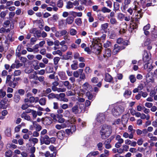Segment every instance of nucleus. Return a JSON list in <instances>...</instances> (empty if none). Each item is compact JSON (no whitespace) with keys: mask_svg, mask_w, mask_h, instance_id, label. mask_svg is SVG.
<instances>
[{"mask_svg":"<svg viewBox=\"0 0 157 157\" xmlns=\"http://www.w3.org/2000/svg\"><path fill=\"white\" fill-rule=\"evenodd\" d=\"M59 83L55 81L52 83V85L51 87L52 90L54 92L57 91L58 92H63L66 91V89L65 88H58L56 86L59 85Z\"/></svg>","mask_w":157,"mask_h":157,"instance_id":"obj_4","label":"nucleus"},{"mask_svg":"<svg viewBox=\"0 0 157 157\" xmlns=\"http://www.w3.org/2000/svg\"><path fill=\"white\" fill-rule=\"evenodd\" d=\"M131 2V0H124V1L121 7L123 11H125L128 8L129 5L130 4Z\"/></svg>","mask_w":157,"mask_h":157,"instance_id":"obj_10","label":"nucleus"},{"mask_svg":"<svg viewBox=\"0 0 157 157\" xmlns=\"http://www.w3.org/2000/svg\"><path fill=\"white\" fill-rule=\"evenodd\" d=\"M153 67L151 63H148L146 64L144 66V68L147 70V71H149L153 69Z\"/></svg>","mask_w":157,"mask_h":157,"instance_id":"obj_22","label":"nucleus"},{"mask_svg":"<svg viewBox=\"0 0 157 157\" xmlns=\"http://www.w3.org/2000/svg\"><path fill=\"white\" fill-rule=\"evenodd\" d=\"M29 142L26 144V146L28 147H30L31 146V141L33 142L34 144H35L38 142V140L36 138H30L29 139Z\"/></svg>","mask_w":157,"mask_h":157,"instance_id":"obj_12","label":"nucleus"},{"mask_svg":"<svg viewBox=\"0 0 157 157\" xmlns=\"http://www.w3.org/2000/svg\"><path fill=\"white\" fill-rule=\"evenodd\" d=\"M39 98L37 97L35 98L33 96H31L29 98V102L32 103L34 102H36L38 101Z\"/></svg>","mask_w":157,"mask_h":157,"instance_id":"obj_31","label":"nucleus"},{"mask_svg":"<svg viewBox=\"0 0 157 157\" xmlns=\"http://www.w3.org/2000/svg\"><path fill=\"white\" fill-rule=\"evenodd\" d=\"M75 22L77 25H80L82 24L81 19L79 18L76 19L75 20Z\"/></svg>","mask_w":157,"mask_h":157,"instance_id":"obj_60","label":"nucleus"},{"mask_svg":"<svg viewBox=\"0 0 157 157\" xmlns=\"http://www.w3.org/2000/svg\"><path fill=\"white\" fill-rule=\"evenodd\" d=\"M125 48L123 46H121L119 44H115L114 46V48L113 50V53L115 54L121 50Z\"/></svg>","mask_w":157,"mask_h":157,"instance_id":"obj_7","label":"nucleus"},{"mask_svg":"<svg viewBox=\"0 0 157 157\" xmlns=\"http://www.w3.org/2000/svg\"><path fill=\"white\" fill-rule=\"evenodd\" d=\"M59 28L60 29L65 27V24L64 20L63 19L60 20L59 21Z\"/></svg>","mask_w":157,"mask_h":157,"instance_id":"obj_45","label":"nucleus"},{"mask_svg":"<svg viewBox=\"0 0 157 157\" xmlns=\"http://www.w3.org/2000/svg\"><path fill=\"white\" fill-rule=\"evenodd\" d=\"M62 83H63L64 86L67 88V89H71V86L70 87V82L68 81H63Z\"/></svg>","mask_w":157,"mask_h":157,"instance_id":"obj_53","label":"nucleus"},{"mask_svg":"<svg viewBox=\"0 0 157 157\" xmlns=\"http://www.w3.org/2000/svg\"><path fill=\"white\" fill-rule=\"evenodd\" d=\"M74 18L71 16L68 17L66 19V24L71 25L74 22Z\"/></svg>","mask_w":157,"mask_h":157,"instance_id":"obj_30","label":"nucleus"},{"mask_svg":"<svg viewBox=\"0 0 157 157\" xmlns=\"http://www.w3.org/2000/svg\"><path fill=\"white\" fill-rule=\"evenodd\" d=\"M141 10L138 11V14L136 15V18L135 19V21H137V19H140V18L142 17V15L141 13Z\"/></svg>","mask_w":157,"mask_h":157,"instance_id":"obj_59","label":"nucleus"},{"mask_svg":"<svg viewBox=\"0 0 157 157\" xmlns=\"http://www.w3.org/2000/svg\"><path fill=\"white\" fill-rule=\"evenodd\" d=\"M111 51L109 48H107L105 49V52L103 54V56L104 58L107 59L111 56Z\"/></svg>","mask_w":157,"mask_h":157,"instance_id":"obj_18","label":"nucleus"},{"mask_svg":"<svg viewBox=\"0 0 157 157\" xmlns=\"http://www.w3.org/2000/svg\"><path fill=\"white\" fill-rule=\"evenodd\" d=\"M78 110L80 111V113H81L83 109L84 105L83 104L78 103Z\"/></svg>","mask_w":157,"mask_h":157,"instance_id":"obj_62","label":"nucleus"},{"mask_svg":"<svg viewBox=\"0 0 157 157\" xmlns=\"http://www.w3.org/2000/svg\"><path fill=\"white\" fill-rule=\"evenodd\" d=\"M129 79L132 83H134L136 81L135 77L133 75H131L129 76Z\"/></svg>","mask_w":157,"mask_h":157,"instance_id":"obj_57","label":"nucleus"},{"mask_svg":"<svg viewBox=\"0 0 157 157\" xmlns=\"http://www.w3.org/2000/svg\"><path fill=\"white\" fill-rule=\"evenodd\" d=\"M12 75H8L6 78V83L8 84V85L13 88H14L18 84V82L15 80V78H13L11 79Z\"/></svg>","mask_w":157,"mask_h":157,"instance_id":"obj_3","label":"nucleus"},{"mask_svg":"<svg viewBox=\"0 0 157 157\" xmlns=\"http://www.w3.org/2000/svg\"><path fill=\"white\" fill-rule=\"evenodd\" d=\"M67 33V31L65 29L62 30L56 31L55 33V36L57 38H59Z\"/></svg>","mask_w":157,"mask_h":157,"instance_id":"obj_8","label":"nucleus"},{"mask_svg":"<svg viewBox=\"0 0 157 157\" xmlns=\"http://www.w3.org/2000/svg\"><path fill=\"white\" fill-rule=\"evenodd\" d=\"M58 121L59 123H63L65 121V120L64 118L62 117V115H61L58 117Z\"/></svg>","mask_w":157,"mask_h":157,"instance_id":"obj_49","label":"nucleus"},{"mask_svg":"<svg viewBox=\"0 0 157 157\" xmlns=\"http://www.w3.org/2000/svg\"><path fill=\"white\" fill-rule=\"evenodd\" d=\"M52 54L53 55L58 54L60 56L62 55V53L61 52V51H60V50H57L56 51H53L52 52Z\"/></svg>","mask_w":157,"mask_h":157,"instance_id":"obj_55","label":"nucleus"},{"mask_svg":"<svg viewBox=\"0 0 157 157\" xmlns=\"http://www.w3.org/2000/svg\"><path fill=\"white\" fill-rule=\"evenodd\" d=\"M128 131L130 132V134L129 139H132L133 138V134L135 132V130L133 129V126L132 125H129L128 127Z\"/></svg>","mask_w":157,"mask_h":157,"instance_id":"obj_13","label":"nucleus"},{"mask_svg":"<svg viewBox=\"0 0 157 157\" xmlns=\"http://www.w3.org/2000/svg\"><path fill=\"white\" fill-rule=\"evenodd\" d=\"M66 54L67 55L64 56V59L66 60L69 59L71 57V56L72 55V52L70 51L67 52Z\"/></svg>","mask_w":157,"mask_h":157,"instance_id":"obj_42","label":"nucleus"},{"mask_svg":"<svg viewBox=\"0 0 157 157\" xmlns=\"http://www.w3.org/2000/svg\"><path fill=\"white\" fill-rule=\"evenodd\" d=\"M21 99L20 96L18 94H16L14 97V101L16 103H18Z\"/></svg>","mask_w":157,"mask_h":157,"instance_id":"obj_40","label":"nucleus"},{"mask_svg":"<svg viewBox=\"0 0 157 157\" xmlns=\"http://www.w3.org/2000/svg\"><path fill=\"white\" fill-rule=\"evenodd\" d=\"M5 135L8 136H10L11 135V128H8L5 131Z\"/></svg>","mask_w":157,"mask_h":157,"instance_id":"obj_51","label":"nucleus"},{"mask_svg":"<svg viewBox=\"0 0 157 157\" xmlns=\"http://www.w3.org/2000/svg\"><path fill=\"white\" fill-rule=\"evenodd\" d=\"M68 48V47L66 45H65L63 46H62L60 48V51H61V52H64L67 51Z\"/></svg>","mask_w":157,"mask_h":157,"instance_id":"obj_63","label":"nucleus"},{"mask_svg":"<svg viewBox=\"0 0 157 157\" xmlns=\"http://www.w3.org/2000/svg\"><path fill=\"white\" fill-rule=\"evenodd\" d=\"M129 149V146L126 144L123 145L122 146V149H119L118 152L120 153H122L124 151H128Z\"/></svg>","mask_w":157,"mask_h":157,"instance_id":"obj_20","label":"nucleus"},{"mask_svg":"<svg viewBox=\"0 0 157 157\" xmlns=\"http://www.w3.org/2000/svg\"><path fill=\"white\" fill-rule=\"evenodd\" d=\"M101 11L103 13H109L111 12V10L106 7H103L101 8Z\"/></svg>","mask_w":157,"mask_h":157,"instance_id":"obj_47","label":"nucleus"},{"mask_svg":"<svg viewBox=\"0 0 157 157\" xmlns=\"http://www.w3.org/2000/svg\"><path fill=\"white\" fill-rule=\"evenodd\" d=\"M114 10L117 11L119 9L120 5L117 2H114L113 3Z\"/></svg>","mask_w":157,"mask_h":157,"instance_id":"obj_52","label":"nucleus"},{"mask_svg":"<svg viewBox=\"0 0 157 157\" xmlns=\"http://www.w3.org/2000/svg\"><path fill=\"white\" fill-rule=\"evenodd\" d=\"M66 126L67 125L65 123H63L61 124H56L55 126V127L57 129L60 130L62 128H66Z\"/></svg>","mask_w":157,"mask_h":157,"instance_id":"obj_36","label":"nucleus"},{"mask_svg":"<svg viewBox=\"0 0 157 157\" xmlns=\"http://www.w3.org/2000/svg\"><path fill=\"white\" fill-rule=\"evenodd\" d=\"M7 10L5 11H2L0 13V16L1 18H4L5 17L6 14L8 12Z\"/></svg>","mask_w":157,"mask_h":157,"instance_id":"obj_64","label":"nucleus"},{"mask_svg":"<svg viewBox=\"0 0 157 157\" xmlns=\"http://www.w3.org/2000/svg\"><path fill=\"white\" fill-rule=\"evenodd\" d=\"M65 135V132L63 130L59 131L57 133L58 138L60 140H63L64 138Z\"/></svg>","mask_w":157,"mask_h":157,"instance_id":"obj_21","label":"nucleus"},{"mask_svg":"<svg viewBox=\"0 0 157 157\" xmlns=\"http://www.w3.org/2000/svg\"><path fill=\"white\" fill-rule=\"evenodd\" d=\"M113 79L112 76L108 73H105V80L108 82H110Z\"/></svg>","mask_w":157,"mask_h":157,"instance_id":"obj_32","label":"nucleus"},{"mask_svg":"<svg viewBox=\"0 0 157 157\" xmlns=\"http://www.w3.org/2000/svg\"><path fill=\"white\" fill-rule=\"evenodd\" d=\"M86 95L89 100H91L93 98V95L89 91L86 93Z\"/></svg>","mask_w":157,"mask_h":157,"instance_id":"obj_58","label":"nucleus"},{"mask_svg":"<svg viewBox=\"0 0 157 157\" xmlns=\"http://www.w3.org/2000/svg\"><path fill=\"white\" fill-rule=\"evenodd\" d=\"M112 132L111 127L107 125H103L101 127L100 133L102 139H106L111 134Z\"/></svg>","mask_w":157,"mask_h":157,"instance_id":"obj_1","label":"nucleus"},{"mask_svg":"<svg viewBox=\"0 0 157 157\" xmlns=\"http://www.w3.org/2000/svg\"><path fill=\"white\" fill-rule=\"evenodd\" d=\"M117 42L118 44H122L124 45H127L128 44L127 42L124 41L123 39L121 38H118L117 40Z\"/></svg>","mask_w":157,"mask_h":157,"instance_id":"obj_35","label":"nucleus"},{"mask_svg":"<svg viewBox=\"0 0 157 157\" xmlns=\"http://www.w3.org/2000/svg\"><path fill=\"white\" fill-rule=\"evenodd\" d=\"M58 75L61 80H65L67 79V77L64 72L60 71L59 72Z\"/></svg>","mask_w":157,"mask_h":157,"instance_id":"obj_24","label":"nucleus"},{"mask_svg":"<svg viewBox=\"0 0 157 157\" xmlns=\"http://www.w3.org/2000/svg\"><path fill=\"white\" fill-rule=\"evenodd\" d=\"M42 120L43 124L46 125H50L53 121L52 118L49 117H46L45 118H42Z\"/></svg>","mask_w":157,"mask_h":157,"instance_id":"obj_9","label":"nucleus"},{"mask_svg":"<svg viewBox=\"0 0 157 157\" xmlns=\"http://www.w3.org/2000/svg\"><path fill=\"white\" fill-rule=\"evenodd\" d=\"M116 36L115 32L113 31H111L110 33H109L108 34V36L109 38L112 39H113L116 38Z\"/></svg>","mask_w":157,"mask_h":157,"instance_id":"obj_41","label":"nucleus"},{"mask_svg":"<svg viewBox=\"0 0 157 157\" xmlns=\"http://www.w3.org/2000/svg\"><path fill=\"white\" fill-rule=\"evenodd\" d=\"M63 115L65 117L68 118V119H71L72 117V114L68 110H65L63 113Z\"/></svg>","mask_w":157,"mask_h":157,"instance_id":"obj_27","label":"nucleus"},{"mask_svg":"<svg viewBox=\"0 0 157 157\" xmlns=\"http://www.w3.org/2000/svg\"><path fill=\"white\" fill-rule=\"evenodd\" d=\"M74 7L73 4L72 2L70 1H69L67 2L66 7L67 9H71L73 8Z\"/></svg>","mask_w":157,"mask_h":157,"instance_id":"obj_44","label":"nucleus"},{"mask_svg":"<svg viewBox=\"0 0 157 157\" xmlns=\"http://www.w3.org/2000/svg\"><path fill=\"white\" fill-rule=\"evenodd\" d=\"M87 16L88 17V20L90 22H93L94 21V18L92 16L90 12H88L87 13Z\"/></svg>","mask_w":157,"mask_h":157,"instance_id":"obj_37","label":"nucleus"},{"mask_svg":"<svg viewBox=\"0 0 157 157\" xmlns=\"http://www.w3.org/2000/svg\"><path fill=\"white\" fill-rule=\"evenodd\" d=\"M60 58L58 57H56L53 59L54 64L55 65H56L58 64L60 60Z\"/></svg>","mask_w":157,"mask_h":157,"instance_id":"obj_56","label":"nucleus"},{"mask_svg":"<svg viewBox=\"0 0 157 157\" xmlns=\"http://www.w3.org/2000/svg\"><path fill=\"white\" fill-rule=\"evenodd\" d=\"M57 96L59 97V98H58V99H59L60 101L67 102L68 101V100L67 98H65V94L64 93H60L58 94V95Z\"/></svg>","mask_w":157,"mask_h":157,"instance_id":"obj_14","label":"nucleus"},{"mask_svg":"<svg viewBox=\"0 0 157 157\" xmlns=\"http://www.w3.org/2000/svg\"><path fill=\"white\" fill-rule=\"evenodd\" d=\"M83 90H84L88 91L90 90L92 87L87 82L85 83L82 86Z\"/></svg>","mask_w":157,"mask_h":157,"instance_id":"obj_23","label":"nucleus"},{"mask_svg":"<svg viewBox=\"0 0 157 157\" xmlns=\"http://www.w3.org/2000/svg\"><path fill=\"white\" fill-rule=\"evenodd\" d=\"M58 95V94H55L53 93H50L48 95L47 97L49 100H52L55 98L58 99V98L57 97V96Z\"/></svg>","mask_w":157,"mask_h":157,"instance_id":"obj_28","label":"nucleus"},{"mask_svg":"<svg viewBox=\"0 0 157 157\" xmlns=\"http://www.w3.org/2000/svg\"><path fill=\"white\" fill-rule=\"evenodd\" d=\"M78 110V105L74 106L71 109L72 112L75 114L80 113V111Z\"/></svg>","mask_w":157,"mask_h":157,"instance_id":"obj_29","label":"nucleus"},{"mask_svg":"<svg viewBox=\"0 0 157 157\" xmlns=\"http://www.w3.org/2000/svg\"><path fill=\"white\" fill-rule=\"evenodd\" d=\"M146 80L147 82H154L153 75L151 72H149L146 76Z\"/></svg>","mask_w":157,"mask_h":157,"instance_id":"obj_11","label":"nucleus"},{"mask_svg":"<svg viewBox=\"0 0 157 157\" xmlns=\"http://www.w3.org/2000/svg\"><path fill=\"white\" fill-rule=\"evenodd\" d=\"M74 63L71 65V68L73 70H76L78 68V62L75 61H73Z\"/></svg>","mask_w":157,"mask_h":157,"instance_id":"obj_38","label":"nucleus"},{"mask_svg":"<svg viewBox=\"0 0 157 157\" xmlns=\"http://www.w3.org/2000/svg\"><path fill=\"white\" fill-rule=\"evenodd\" d=\"M36 75V73L35 71H32V72L29 75V78L30 79H34L37 80V76Z\"/></svg>","mask_w":157,"mask_h":157,"instance_id":"obj_34","label":"nucleus"},{"mask_svg":"<svg viewBox=\"0 0 157 157\" xmlns=\"http://www.w3.org/2000/svg\"><path fill=\"white\" fill-rule=\"evenodd\" d=\"M124 17V15L122 13H120L117 15V18L121 21L123 20Z\"/></svg>","mask_w":157,"mask_h":157,"instance_id":"obj_61","label":"nucleus"},{"mask_svg":"<svg viewBox=\"0 0 157 157\" xmlns=\"http://www.w3.org/2000/svg\"><path fill=\"white\" fill-rule=\"evenodd\" d=\"M133 19H131V23L130 24V29H131V31H132V29L134 30L138 27V25L135 22H133Z\"/></svg>","mask_w":157,"mask_h":157,"instance_id":"obj_15","label":"nucleus"},{"mask_svg":"<svg viewBox=\"0 0 157 157\" xmlns=\"http://www.w3.org/2000/svg\"><path fill=\"white\" fill-rule=\"evenodd\" d=\"M140 117L142 119H146L147 120H149L150 117V116L149 115L147 114V115H146L144 113L141 114V115Z\"/></svg>","mask_w":157,"mask_h":157,"instance_id":"obj_48","label":"nucleus"},{"mask_svg":"<svg viewBox=\"0 0 157 157\" xmlns=\"http://www.w3.org/2000/svg\"><path fill=\"white\" fill-rule=\"evenodd\" d=\"M91 50L93 52L98 55L101 52V47L98 45L95 44L91 47Z\"/></svg>","mask_w":157,"mask_h":157,"instance_id":"obj_6","label":"nucleus"},{"mask_svg":"<svg viewBox=\"0 0 157 157\" xmlns=\"http://www.w3.org/2000/svg\"><path fill=\"white\" fill-rule=\"evenodd\" d=\"M124 108L121 105L115 106L112 110V113L115 116H118L124 111Z\"/></svg>","mask_w":157,"mask_h":157,"instance_id":"obj_2","label":"nucleus"},{"mask_svg":"<svg viewBox=\"0 0 157 157\" xmlns=\"http://www.w3.org/2000/svg\"><path fill=\"white\" fill-rule=\"evenodd\" d=\"M52 89L47 88L46 90H43L41 93L42 96H47L48 95L52 92Z\"/></svg>","mask_w":157,"mask_h":157,"instance_id":"obj_17","label":"nucleus"},{"mask_svg":"<svg viewBox=\"0 0 157 157\" xmlns=\"http://www.w3.org/2000/svg\"><path fill=\"white\" fill-rule=\"evenodd\" d=\"M42 138L44 143L47 145H49L50 144V138L48 136L45 135Z\"/></svg>","mask_w":157,"mask_h":157,"instance_id":"obj_25","label":"nucleus"},{"mask_svg":"<svg viewBox=\"0 0 157 157\" xmlns=\"http://www.w3.org/2000/svg\"><path fill=\"white\" fill-rule=\"evenodd\" d=\"M99 154V152L97 151H91L90 152L86 157H90L91 156H96Z\"/></svg>","mask_w":157,"mask_h":157,"instance_id":"obj_39","label":"nucleus"},{"mask_svg":"<svg viewBox=\"0 0 157 157\" xmlns=\"http://www.w3.org/2000/svg\"><path fill=\"white\" fill-rule=\"evenodd\" d=\"M109 24L108 23H105L102 24L101 25V31L102 33H107V29L108 27Z\"/></svg>","mask_w":157,"mask_h":157,"instance_id":"obj_19","label":"nucleus"},{"mask_svg":"<svg viewBox=\"0 0 157 157\" xmlns=\"http://www.w3.org/2000/svg\"><path fill=\"white\" fill-rule=\"evenodd\" d=\"M105 118L103 115L101 114L98 116L97 118V120L98 121L101 122L104 121Z\"/></svg>","mask_w":157,"mask_h":157,"instance_id":"obj_43","label":"nucleus"},{"mask_svg":"<svg viewBox=\"0 0 157 157\" xmlns=\"http://www.w3.org/2000/svg\"><path fill=\"white\" fill-rule=\"evenodd\" d=\"M70 34L71 36H75L77 33V31L73 28L70 29L69 30Z\"/></svg>","mask_w":157,"mask_h":157,"instance_id":"obj_50","label":"nucleus"},{"mask_svg":"<svg viewBox=\"0 0 157 157\" xmlns=\"http://www.w3.org/2000/svg\"><path fill=\"white\" fill-rule=\"evenodd\" d=\"M150 56L147 52L144 51L143 55V60L144 62L148 61L150 59Z\"/></svg>","mask_w":157,"mask_h":157,"instance_id":"obj_16","label":"nucleus"},{"mask_svg":"<svg viewBox=\"0 0 157 157\" xmlns=\"http://www.w3.org/2000/svg\"><path fill=\"white\" fill-rule=\"evenodd\" d=\"M79 78L82 80H84L86 78V76L84 73H83V69H79Z\"/></svg>","mask_w":157,"mask_h":157,"instance_id":"obj_33","label":"nucleus"},{"mask_svg":"<svg viewBox=\"0 0 157 157\" xmlns=\"http://www.w3.org/2000/svg\"><path fill=\"white\" fill-rule=\"evenodd\" d=\"M13 33V32L11 31L9 34L6 37L7 39H8L10 41H12L13 40L12 38V36Z\"/></svg>","mask_w":157,"mask_h":157,"instance_id":"obj_54","label":"nucleus"},{"mask_svg":"<svg viewBox=\"0 0 157 157\" xmlns=\"http://www.w3.org/2000/svg\"><path fill=\"white\" fill-rule=\"evenodd\" d=\"M64 40L66 42L67 44H69L71 42V37L68 33L64 35L63 37Z\"/></svg>","mask_w":157,"mask_h":157,"instance_id":"obj_26","label":"nucleus"},{"mask_svg":"<svg viewBox=\"0 0 157 157\" xmlns=\"http://www.w3.org/2000/svg\"><path fill=\"white\" fill-rule=\"evenodd\" d=\"M116 140L117 141L115 144V147L118 148L121 146V144L124 142V140L119 135H117L115 137Z\"/></svg>","mask_w":157,"mask_h":157,"instance_id":"obj_5","label":"nucleus"},{"mask_svg":"<svg viewBox=\"0 0 157 157\" xmlns=\"http://www.w3.org/2000/svg\"><path fill=\"white\" fill-rule=\"evenodd\" d=\"M39 102L40 104L41 105H45L46 103V98H41L39 100Z\"/></svg>","mask_w":157,"mask_h":157,"instance_id":"obj_46","label":"nucleus"}]
</instances>
